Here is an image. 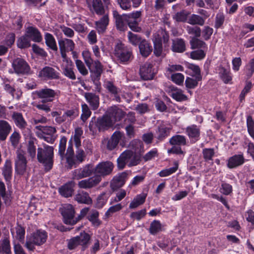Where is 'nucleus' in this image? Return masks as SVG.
I'll use <instances>...</instances> for the list:
<instances>
[{"label": "nucleus", "mask_w": 254, "mask_h": 254, "mask_svg": "<svg viewBox=\"0 0 254 254\" xmlns=\"http://www.w3.org/2000/svg\"><path fill=\"white\" fill-rule=\"evenodd\" d=\"M127 37L129 43L134 46H139V44L143 40L140 35L134 34L131 31L127 33Z\"/></svg>", "instance_id": "obj_47"}, {"label": "nucleus", "mask_w": 254, "mask_h": 254, "mask_svg": "<svg viewBox=\"0 0 254 254\" xmlns=\"http://www.w3.org/2000/svg\"><path fill=\"white\" fill-rule=\"evenodd\" d=\"M244 162L245 158L243 154L235 155L229 159L227 166L232 169L242 165Z\"/></svg>", "instance_id": "obj_31"}, {"label": "nucleus", "mask_w": 254, "mask_h": 254, "mask_svg": "<svg viewBox=\"0 0 254 254\" xmlns=\"http://www.w3.org/2000/svg\"><path fill=\"white\" fill-rule=\"evenodd\" d=\"M127 14V24L133 32H140L142 31L139 23L142 20V11H135Z\"/></svg>", "instance_id": "obj_7"}, {"label": "nucleus", "mask_w": 254, "mask_h": 254, "mask_svg": "<svg viewBox=\"0 0 254 254\" xmlns=\"http://www.w3.org/2000/svg\"><path fill=\"white\" fill-rule=\"evenodd\" d=\"M35 94L43 102H51L53 101L57 93L51 88H45L36 91Z\"/></svg>", "instance_id": "obj_16"}, {"label": "nucleus", "mask_w": 254, "mask_h": 254, "mask_svg": "<svg viewBox=\"0 0 254 254\" xmlns=\"http://www.w3.org/2000/svg\"><path fill=\"white\" fill-rule=\"evenodd\" d=\"M59 193L65 197L71 196L73 192L72 183H68L59 188Z\"/></svg>", "instance_id": "obj_40"}, {"label": "nucleus", "mask_w": 254, "mask_h": 254, "mask_svg": "<svg viewBox=\"0 0 254 254\" xmlns=\"http://www.w3.org/2000/svg\"><path fill=\"white\" fill-rule=\"evenodd\" d=\"M74 198L79 203L91 204L92 203V199L88 193L84 191H79L75 195Z\"/></svg>", "instance_id": "obj_36"}, {"label": "nucleus", "mask_w": 254, "mask_h": 254, "mask_svg": "<svg viewBox=\"0 0 254 254\" xmlns=\"http://www.w3.org/2000/svg\"><path fill=\"white\" fill-rule=\"evenodd\" d=\"M172 51L177 53H183L186 51V44L184 40L181 38H177L173 41Z\"/></svg>", "instance_id": "obj_39"}, {"label": "nucleus", "mask_w": 254, "mask_h": 254, "mask_svg": "<svg viewBox=\"0 0 254 254\" xmlns=\"http://www.w3.org/2000/svg\"><path fill=\"white\" fill-rule=\"evenodd\" d=\"M84 97L92 110H97L99 106V97L95 93L87 92Z\"/></svg>", "instance_id": "obj_28"}, {"label": "nucleus", "mask_w": 254, "mask_h": 254, "mask_svg": "<svg viewBox=\"0 0 254 254\" xmlns=\"http://www.w3.org/2000/svg\"><path fill=\"white\" fill-rule=\"evenodd\" d=\"M190 13L185 10H182L177 12L173 15V18L177 22H185L187 20V18Z\"/></svg>", "instance_id": "obj_54"}, {"label": "nucleus", "mask_w": 254, "mask_h": 254, "mask_svg": "<svg viewBox=\"0 0 254 254\" xmlns=\"http://www.w3.org/2000/svg\"><path fill=\"white\" fill-rule=\"evenodd\" d=\"M100 182L101 178L100 176H95L79 182L78 186L80 188L90 189L96 186Z\"/></svg>", "instance_id": "obj_27"}, {"label": "nucleus", "mask_w": 254, "mask_h": 254, "mask_svg": "<svg viewBox=\"0 0 254 254\" xmlns=\"http://www.w3.org/2000/svg\"><path fill=\"white\" fill-rule=\"evenodd\" d=\"M225 21V16L222 12L218 13L215 17L214 27L216 29L220 28Z\"/></svg>", "instance_id": "obj_62"}, {"label": "nucleus", "mask_w": 254, "mask_h": 254, "mask_svg": "<svg viewBox=\"0 0 254 254\" xmlns=\"http://www.w3.org/2000/svg\"><path fill=\"white\" fill-rule=\"evenodd\" d=\"M3 88L4 91L10 94L13 99H19L22 94L20 90L18 88L15 89L14 85L11 84L10 83L4 82L3 83Z\"/></svg>", "instance_id": "obj_25"}, {"label": "nucleus", "mask_w": 254, "mask_h": 254, "mask_svg": "<svg viewBox=\"0 0 254 254\" xmlns=\"http://www.w3.org/2000/svg\"><path fill=\"white\" fill-rule=\"evenodd\" d=\"M45 43L46 45L52 50L57 52L58 47L56 40L52 34L46 33L45 35Z\"/></svg>", "instance_id": "obj_42"}, {"label": "nucleus", "mask_w": 254, "mask_h": 254, "mask_svg": "<svg viewBox=\"0 0 254 254\" xmlns=\"http://www.w3.org/2000/svg\"><path fill=\"white\" fill-rule=\"evenodd\" d=\"M114 122L106 114L96 118L92 117L89 124V130L93 135L100 132H104L114 126Z\"/></svg>", "instance_id": "obj_1"}, {"label": "nucleus", "mask_w": 254, "mask_h": 254, "mask_svg": "<svg viewBox=\"0 0 254 254\" xmlns=\"http://www.w3.org/2000/svg\"><path fill=\"white\" fill-rule=\"evenodd\" d=\"M124 134L120 131H116L109 139L104 140L103 142L106 148L110 151L114 150L119 144V141L124 136Z\"/></svg>", "instance_id": "obj_13"}, {"label": "nucleus", "mask_w": 254, "mask_h": 254, "mask_svg": "<svg viewBox=\"0 0 254 254\" xmlns=\"http://www.w3.org/2000/svg\"><path fill=\"white\" fill-rule=\"evenodd\" d=\"M140 161V154L134 153L130 150H126L122 152L117 159V167L119 170H123L127 165L131 167L137 165Z\"/></svg>", "instance_id": "obj_3"}, {"label": "nucleus", "mask_w": 254, "mask_h": 254, "mask_svg": "<svg viewBox=\"0 0 254 254\" xmlns=\"http://www.w3.org/2000/svg\"><path fill=\"white\" fill-rule=\"evenodd\" d=\"M138 47L141 55L145 58L148 57L153 50L151 44L145 39L139 44Z\"/></svg>", "instance_id": "obj_29"}, {"label": "nucleus", "mask_w": 254, "mask_h": 254, "mask_svg": "<svg viewBox=\"0 0 254 254\" xmlns=\"http://www.w3.org/2000/svg\"><path fill=\"white\" fill-rule=\"evenodd\" d=\"M59 48L60 46L64 47V50L66 51H71L74 54L73 50L75 48V44L73 41L70 39H64L59 41Z\"/></svg>", "instance_id": "obj_43"}, {"label": "nucleus", "mask_w": 254, "mask_h": 254, "mask_svg": "<svg viewBox=\"0 0 254 254\" xmlns=\"http://www.w3.org/2000/svg\"><path fill=\"white\" fill-rule=\"evenodd\" d=\"M12 66L14 72L20 75H28L32 73L28 63L22 58H17L13 60Z\"/></svg>", "instance_id": "obj_8"}, {"label": "nucleus", "mask_w": 254, "mask_h": 254, "mask_svg": "<svg viewBox=\"0 0 254 254\" xmlns=\"http://www.w3.org/2000/svg\"><path fill=\"white\" fill-rule=\"evenodd\" d=\"M38 77L47 80L59 79L60 73L53 67L46 66L39 71Z\"/></svg>", "instance_id": "obj_12"}, {"label": "nucleus", "mask_w": 254, "mask_h": 254, "mask_svg": "<svg viewBox=\"0 0 254 254\" xmlns=\"http://www.w3.org/2000/svg\"><path fill=\"white\" fill-rule=\"evenodd\" d=\"M99 213L96 210H92L87 216V219L91 223L93 226L98 227L102 223L99 218Z\"/></svg>", "instance_id": "obj_38"}, {"label": "nucleus", "mask_w": 254, "mask_h": 254, "mask_svg": "<svg viewBox=\"0 0 254 254\" xmlns=\"http://www.w3.org/2000/svg\"><path fill=\"white\" fill-rule=\"evenodd\" d=\"M92 7L94 12L99 15L105 14V8L102 0H93Z\"/></svg>", "instance_id": "obj_44"}, {"label": "nucleus", "mask_w": 254, "mask_h": 254, "mask_svg": "<svg viewBox=\"0 0 254 254\" xmlns=\"http://www.w3.org/2000/svg\"><path fill=\"white\" fill-rule=\"evenodd\" d=\"M89 69L92 73V78L94 80H99L103 71V67L101 63L98 60H96L93 64V67L91 68L90 67Z\"/></svg>", "instance_id": "obj_30"}, {"label": "nucleus", "mask_w": 254, "mask_h": 254, "mask_svg": "<svg viewBox=\"0 0 254 254\" xmlns=\"http://www.w3.org/2000/svg\"><path fill=\"white\" fill-rule=\"evenodd\" d=\"M0 254H10L11 247L10 241L8 236H4L0 242Z\"/></svg>", "instance_id": "obj_37"}, {"label": "nucleus", "mask_w": 254, "mask_h": 254, "mask_svg": "<svg viewBox=\"0 0 254 254\" xmlns=\"http://www.w3.org/2000/svg\"><path fill=\"white\" fill-rule=\"evenodd\" d=\"M114 167L113 163L111 161L101 162L94 168V174L97 175L96 176H100L101 179L102 177H104L110 175Z\"/></svg>", "instance_id": "obj_11"}, {"label": "nucleus", "mask_w": 254, "mask_h": 254, "mask_svg": "<svg viewBox=\"0 0 254 254\" xmlns=\"http://www.w3.org/2000/svg\"><path fill=\"white\" fill-rule=\"evenodd\" d=\"M214 154L213 148H204L202 150L203 157L206 162L212 160Z\"/></svg>", "instance_id": "obj_59"}, {"label": "nucleus", "mask_w": 254, "mask_h": 254, "mask_svg": "<svg viewBox=\"0 0 254 254\" xmlns=\"http://www.w3.org/2000/svg\"><path fill=\"white\" fill-rule=\"evenodd\" d=\"M104 87L112 96L114 97L113 100L118 102L121 101L120 94L121 92V89L117 87L112 81H107L105 82Z\"/></svg>", "instance_id": "obj_20"}, {"label": "nucleus", "mask_w": 254, "mask_h": 254, "mask_svg": "<svg viewBox=\"0 0 254 254\" xmlns=\"http://www.w3.org/2000/svg\"><path fill=\"white\" fill-rule=\"evenodd\" d=\"M16 157L14 160L15 172L19 175H23L26 171L27 160L25 153L22 150H18L16 152Z\"/></svg>", "instance_id": "obj_9"}, {"label": "nucleus", "mask_w": 254, "mask_h": 254, "mask_svg": "<svg viewBox=\"0 0 254 254\" xmlns=\"http://www.w3.org/2000/svg\"><path fill=\"white\" fill-rule=\"evenodd\" d=\"M191 48L192 49L204 48L206 47V43L202 40H199L198 38L192 37L190 41Z\"/></svg>", "instance_id": "obj_55"}, {"label": "nucleus", "mask_w": 254, "mask_h": 254, "mask_svg": "<svg viewBox=\"0 0 254 254\" xmlns=\"http://www.w3.org/2000/svg\"><path fill=\"white\" fill-rule=\"evenodd\" d=\"M93 173H94L93 165L87 164L82 168L75 170L73 173V179L80 180L90 176Z\"/></svg>", "instance_id": "obj_14"}, {"label": "nucleus", "mask_w": 254, "mask_h": 254, "mask_svg": "<svg viewBox=\"0 0 254 254\" xmlns=\"http://www.w3.org/2000/svg\"><path fill=\"white\" fill-rule=\"evenodd\" d=\"M91 240L90 235L83 231L80 233V235L71 238L68 241L67 247L70 250H74L77 246H81L82 251L85 250L89 246Z\"/></svg>", "instance_id": "obj_5"}, {"label": "nucleus", "mask_w": 254, "mask_h": 254, "mask_svg": "<svg viewBox=\"0 0 254 254\" xmlns=\"http://www.w3.org/2000/svg\"><path fill=\"white\" fill-rule=\"evenodd\" d=\"M128 174L123 172L115 176L111 182L110 186L113 191L116 190L123 187L127 179Z\"/></svg>", "instance_id": "obj_19"}, {"label": "nucleus", "mask_w": 254, "mask_h": 254, "mask_svg": "<svg viewBox=\"0 0 254 254\" xmlns=\"http://www.w3.org/2000/svg\"><path fill=\"white\" fill-rule=\"evenodd\" d=\"M36 128L46 135H53L56 132V128L50 126H36Z\"/></svg>", "instance_id": "obj_56"}, {"label": "nucleus", "mask_w": 254, "mask_h": 254, "mask_svg": "<svg viewBox=\"0 0 254 254\" xmlns=\"http://www.w3.org/2000/svg\"><path fill=\"white\" fill-rule=\"evenodd\" d=\"M109 18L108 14H105L100 19L95 22L96 28L99 33H103L106 31L109 24Z\"/></svg>", "instance_id": "obj_32"}, {"label": "nucleus", "mask_w": 254, "mask_h": 254, "mask_svg": "<svg viewBox=\"0 0 254 254\" xmlns=\"http://www.w3.org/2000/svg\"><path fill=\"white\" fill-rule=\"evenodd\" d=\"M12 169L11 161L7 159L2 168V175L6 182H10L12 178Z\"/></svg>", "instance_id": "obj_35"}, {"label": "nucleus", "mask_w": 254, "mask_h": 254, "mask_svg": "<svg viewBox=\"0 0 254 254\" xmlns=\"http://www.w3.org/2000/svg\"><path fill=\"white\" fill-rule=\"evenodd\" d=\"M114 54L121 63L125 64L130 62L133 58L131 50L122 43H118L116 45Z\"/></svg>", "instance_id": "obj_6"}, {"label": "nucleus", "mask_w": 254, "mask_h": 254, "mask_svg": "<svg viewBox=\"0 0 254 254\" xmlns=\"http://www.w3.org/2000/svg\"><path fill=\"white\" fill-rule=\"evenodd\" d=\"M142 0H118V3L121 8L124 10H128L131 8V1L133 7H138L141 4Z\"/></svg>", "instance_id": "obj_34"}, {"label": "nucleus", "mask_w": 254, "mask_h": 254, "mask_svg": "<svg viewBox=\"0 0 254 254\" xmlns=\"http://www.w3.org/2000/svg\"><path fill=\"white\" fill-rule=\"evenodd\" d=\"M26 36L35 42L39 43L42 40V36L40 31L35 27H28L26 30Z\"/></svg>", "instance_id": "obj_22"}, {"label": "nucleus", "mask_w": 254, "mask_h": 254, "mask_svg": "<svg viewBox=\"0 0 254 254\" xmlns=\"http://www.w3.org/2000/svg\"><path fill=\"white\" fill-rule=\"evenodd\" d=\"M169 143L172 145H186V138L183 135H175L170 138Z\"/></svg>", "instance_id": "obj_46"}, {"label": "nucleus", "mask_w": 254, "mask_h": 254, "mask_svg": "<svg viewBox=\"0 0 254 254\" xmlns=\"http://www.w3.org/2000/svg\"><path fill=\"white\" fill-rule=\"evenodd\" d=\"M17 45L20 49L29 48L31 46L30 39L25 34L24 35L18 38L17 41Z\"/></svg>", "instance_id": "obj_49"}, {"label": "nucleus", "mask_w": 254, "mask_h": 254, "mask_svg": "<svg viewBox=\"0 0 254 254\" xmlns=\"http://www.w3.org/2000/svg\"><path fill=\"white\" fill-rule=\"evenodd\" d=\"M153 65L148 63H146L140 67L139 74L142 79L149 80L153 79L155 72L153 70Z\"/></svg>", "instance_id": "obj_17"}, {"label": "nucleus", "mask_w": 254, "mask_h": 254, "mask_svg": "<svg viewBox=\"0 0 254 254\" xmlns=\"http://www.w3.org/2000/svg\"><path fill=\"white\" fill-rule=\"evenodd\" d=\"M154 43V54L156 57L161 55L163 51L161 38L160 37L155 38L153 40Z\"/></svg>", "instance_id": "obj_50"}, {"label": "nucleus", "mask_w": 254, "mask_h": 254, "mask_svg": "<svg viewBox=\"0 0 254 254\" xmlns=\"http://www.w3.org/2000/svg\"><path fill=\"white\" fill-rule=\"evenodd\" d=\"M54 147L47 145L44 148L39 147L37 149V159L42 164L46 172L50 171L54 164Z\"/></svg>", "instance_id": "obj_2"}, {"label": "nucleus", "mask_w": 254, "mask_h": 254, "mask_svg": "<svg viewBox=\"0 0 254 254\" xmlns=\"http://www.w3.org/2000/svg\"><path fill=\"white\" fill-rule=\"evenodd\" d=\"M82 112L81 119L83 122H85L88 118L91 116V112L88 105L86 104L82 105Z\"/></svg>", "instance_id": "obj_60"}, {"label": "nucleus", "mask_w": 254, "mask_h": 254, "mask_svg": "<svg viewBox=\"0 0 254 254\" xmlns=\"http://www.w3.org/2000/svg\"><path fill=\"white\" fill-rule=\"evenodd\" d=\"M61 214L65 224L73 225L77 223L76 218H74L75 210L71 204H67L61 208Z\"/></svg>", "instance_id": "obj_10"}, {"label": "nucleus", "mask_w": 254, "mask_h": 254, "mask_svg": "<svg viewBox=\"0 0 254 254\" xmlns=\"http://www.w3.org/2000/svg\"><path fill=\"white\" fill-rule=\"evenodd\" d=\"M11 130V126L8 122L0 120V141L5 140Z\"/></svg>", "instance_id": "obj_24"}, {"label": "nucleus", "mask_w": 254, "mask_h": 254, "mask_svg": "<svg viewBox=\"0 0 254 254\" xmlns=\"http://www.w3.org/2000/svg\"><path fill=\"white\" fill-rule=\"evenodd\" d=\"M67 138L65 136H62L60 139L59 147V154L63 159L65 155V150L66 148V144ZM66 156H74V151L73 149L72 143L71 140L69 142L68 146L65 154Z\"/></svg>", "instance_id": "obj_15"}, {"label": "nucleus", "mask_w": 254, "mask_h": 254, "mask_svg": "<svg viewBox=\"0 0 254 254\" xmlns=\"http://www.w3.org/2000/svg\"><path fill=\"white\" fill-rule=\"evenodd\" d=\"M146 194H142L137 195L130 202L129 208L135 209L139 205L143 204L145 201Z\"/></svg>", "instance_id": "obj_45"}, {"label": "nucleus", "mask_w": 254, "mask_h": 254, "mask_svg": "<svg viewBox=\"0 0 254 254\" xmlns=\"http://www.w3.org/2000/svg\"><path fill=\"white\" fill-rule=\"evenodd\" d=\"M162 231V225L159 221L154 220L151 223L149 232L151 235H156Z\"/></svg>", "instance_id": "obj_48"}, {"label": "nucleus", "mask_w": 254, "mask_h": 254, "mask_svg": "<svg viewBox=\"0 0 254 254\" xmlns=\"http://www.w3.org/2000/svg\"><path fill=\"white\" fill-rule=\"evenodd\" d=\"M186 132L192 143H195L200 139V129L195 125L188 127L186 129Z\"/></svg>", "instance_id": "obj_21"}, {"label": "nucleus", "mask_w": 254, "mask_h": 254, "mask_svg": "<svg viewBox=\"0 0 254 254\" xmlns=\"http://www.w3.org/2000/svg\"><path fill=\"white\" fill-rule=\"evenodd\" d=\"M109 195L106 192L102 193L97 199L96 206L98 208H102L106 203Z\"/></svg>", "instance_id": "obj_58"}, {"label": "nucleus", "mask_w": 254, "mask_h": 254, "mask_svg": "<svg viewBox=\"0 0 254 254\" xmlns=\"http://www.w3.org/2000/svg\"><path fill=\"white\" fill-rule=\"evenodd\" d=\"M27 150L29 156L32 159H34L36 156V146L35 145V140L33 139H30L27 145Z\"/></svg>", "instance_id": "obj_52"}, {"label": "nucleus", "mask_w": 254, "mask_h": 254, "mask_svg": "<svg viewBox=\"0 0 254 254\" xmlns=\"http://www.w3.org/2000/svg\"><path fill=\"white\" fill-rule=\"evenodd\" d=\"M106 114L110 116L114 123L121 120L125 116V113L122 109L116 106L109 109Z\"/></svg>", "instance_id": "obj_26"}, {"label": "nucleus", "mask_w": 254, "mask_h": 254, "mask_svg": "<svg viewBox=\"0 0 254 254\" xmlns=\"http://www.w3.org/2000/svg\"><path fill=\"white\" fill-rule=\"evenodd\" d=\"M20 139V134L17 131H14L9 137L11 145L14 147H16L19 142Z\"/></svg>", "instance_id": "obj_64"}, {"label": "nucleus", "mask_w": 254, "mask_h": 254, "mask_svg": "<svg viewBox=\"0 0 254 254\" xmlns=\"http://www.w3.org/2000/svg\"><path fill=\"white\" fill-rule=\"evenodd\" d=\"M12 119L15 125L21 129H24L27 126V123L20 113L14 112L12 115Z\"/></svg>", "instance_id": "obj_33"}, {"label": "nucleus", "mask_w": 254, "mask_h": 254, "mask_svg": "<svg viewBox=\"0 0 254 254\" xmlns=\"http://www.w3.org/2000/svg\"><path fill=\"white\" fill-rule=\"evenodd\" d=\"M48 235L46 231L38 230L27 238L25 246L29 251H33L35 249V246H40L45 244Z\"/></svg>", "instance_id": "obj_4"}, {"label": "nucleus", "mask_w": 254, "mask_h": 254, "mask_svg": "<svg viewBox=\"0 0 254 254\" xmlns=\"http://www.w3.org/2000/svg\"><path fill=\"white\" fill-rule=\"evenodd\" d=\"M190 56L192 59L200 60L205 57V54L202 50H197L191 52Z\"/></svg>", "instance_id": "obj_63"}, {"label": "nucleus", "mask_w": 254, "mask_h": 254, "mask_svg": "<svg viewBox=\"0 0 254 254\" xmlns=\"http://www.w3.org/2000/svg\"><path fill=\"white\" fill-rule=\"evenodd\" d=\"M188 22L191 25L203 26L204 24L205 20L202 17L193 14L190 16Z\"/></svg>", "instance_id": "obj_53"}, {"label": "nucleus", "mask_w": 254, "mask_h": 254, "mask_svg": "<svg viewBox=\"0 0 254 254\" xmlns=\"http://www.w3.org/2000/svg\"><path fill=\"white\" fill-rule=\"evenodd\" d=\"M247 126L249 134L254 139V120L251 116L247 117Z\"/></svg>", "instance_id": "obj_57"}, {"label": "nucleus", "mask_w": 254, "mask_h": 254, "mask_svg": "<svg viewBox=\"0 0 254 254\" xmlns=\"http://www.w3.org/2000/svg\"><path fill=\"white\" fill-rule=\"evenodd\" d=\"M199 81L195 77L193 79L187 77L185 81L186 87L187 89H194L198 85V82Z\"/></svg>", "instance_id": "obj_61"}, {"label": "nucleus", "mask_w": 254, "mask_h": 254, "mask_svg": "<svg viewBox=\"0 0 254 254\" xmlns=\"http://www.w3.org/2000/svg\"><path fill=\"white\" fill-rule=\"evenodd\" d=\"M219 75L225 83H228L232 80V76L230 75V72L223 66L219 67Z\"/></svg>", "instance_id": "obj_51"}, {"label": "nucleus", "mask_w": 254, "mask_h": 254, "mask_svg": "<svg viewBox=\"0 0 254 254\" xmlns=\"http://www.w3.org/2000/svg\"><path fill=\"white\" fill-rule=\"evenodd\" d=\"M183 92V91L181 89L174 87L172 89L171 96L177 101H187L188 98Z\"/></svg>", "instance_id": "obj_41"}, {"label": "nucleus", "mask_w": 254, "mask_h": 254, "mask_svg": "<svg viewBox=\"0 0 254 254\" xmlns=\"http://www.w3.org/2000/svg\"><path fill=\"white\" fill-rule=\"evenodd\" d=\"M172 128L167 127L164 125L158 127L155 131V137L157 139V142L162 141L167 137L170 133Z\"/></svg>", "instance_id": "obj_23"}, {"label": "nucleus", "mask_w": 254, "mask_h": 254, "mask_svg": "<svg viewBox=\"0 0 254 254\" xmlns=\"http://www.w3.org/2000/svg\"><path fill=\"white\" fill-rule=\"evenodd\" d=\"M113 15L115 19V24L118 30L124 31L127 28V14H123L121 15L117 10H114L113 11Z\"/></svg>", "instance_id": "obj_18"}]
</instances>
